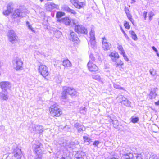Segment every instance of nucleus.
Segmentation results:
<instances>
[{"label": "nucleus", "instance_id": "f257e3e1", "mask_svg": "<svg viewBox=\"0 0 159 159\" xmlns=\"http://www.w3.org/2000/svg\"><path fill=\"white\" fill-rule=\"evenodd\" d=\"M80 143L77 140H75L74 141L68 142L66 140H63L59 143L60 145L63 146L68 151H70L74 149V148L79 144Z\"/></svg>", "mask_w": 159, "mask_h": 159}, {"label": "nucleus", "instance_id": "f03ea898", "mask_svg": "<svg viewBox=\"0 0 159 159\" xmlns=\"http://www.w3.org/2000/svg\"><path fill=\"white\" fill-rule=\"evenodd\" d=\"M49 110L50 114L53 117H59L62 114L61 110L57 107V103H51Z\"/></svg>", "mask_w": 159, "mask_h": 159}, {"label": "nucleus", "instance_id": "7ed1b4c3", "mask_svg": "<svg viewBox=\"0 0 159 159\" xmlns=\"http://www.w3.org/2000/svg\"><path fill=\"white\" fill-rule=\"evenodd\" d=\"M12 153L16 159H20L22 156L21 149L19 148L16 143L13 144L12 148Z\"/></svg>", "mask_w": 159, "mask_h": 159}, {"label": "nucleus", "instance_id": "20e7f679", "mask_svg": "<svg viewBox=\"0 0 159 159\" xmlns=\"http://www.w3.org/2000/svg\"><path fill=\"white\" fill-rule=\"evenodd\" d=\"M130 152L131 151L129 148H123L121 151L122 154L121 159H132L133 155Z\"/></svg>", "mask_w": 159, "mask_h": 159}, {"label": "nucleus", "instance_id": "39448f33", "mask_svg": "<svg viewBox=\"0 0 159 159\" xmlns=\"http://www.w3.org/2000/svg\"><path fill=\"white\" fill-rule=\"evenodd\" d=\"M7 36L9 41L12 43H14L17 42L18 37L13 30H9Z\"/></svg>", "mask_w": 159, "mask_h": 159}, {"label": "nucleus", "instance_id": "423d86ee", "mask_svg": "<svg viewBox=\"0 0 159 159\" xmlns=\"http://www.w3.org/2000/svg\"><path fill=\"white\" fill-rule=\"evenodd\" d=\"M12 62L16 70L22 69L23 62L20 58L16 57L13 60Z\"/></svg>", "mask_w": 159, "mask_h": 159}, {"label": "nucleus", "instance_id": "0eeeda50", "mask_svg": "<svg viewBox=\"0 0 159 159\" xmlns=\"http://www.w3.org/2000/svg\"><path fill=\"white\" fill-rule=\"evenodd\" d=\"M39 73L43 77L45 78L46 76L49 74L48 68L43 65H41L39 66Z\"/></svg>", "mask_w": 159, "mask_h": 159}, {"label": "nucleus", "instance_id": "6e6552de", "mask_svg": "<svg viewBox=\"0 0 159 159\" xmlns=\"http://www.w3.org/2000/svg\"><path fill=\"white\" fill-rule=\"evenodd\" d=\"M25 13L22 10L17 9L14 11L11 16V17L13 19H16L17 18H21L25 17Z\"/></svg>", "mask_w": 159, "mask_h": 159}, {"label": "nucleus", "instance_id": "1a4fd4ad", "mask_svg": "<svg viewBox=\"0 0 159 159\" xmlns=\"http://www.w3.org/2000/svg\"><path fill=\"white\" fill-rule=\"evenodd\" d=\"M75 31L77 33L87 34L88 31L87 29L81 25H77L75 26Z\"/></svg>", "mask_w": 159, "mask_h": 159}, {"label": "nucleus", "instance_id": "9d476101", "mask_svg": "<svg viewBox=\"0 0 159 159\" xmlns=\"http://www.w3.org/2000/svg\"><path fill=\"white\" fill-rule=\"evenodd\" d=\"M118 98L119 102L121 103L122 104L127 107H131V102L124 96L120 95L119 96Z\"/></svg>", "mask_w": 159, "mask_h": 159}, {"label": "nucleus", "instance_id": "9b49d317", "mask_svg": "<svg viewBox=\"0 0 159 159\" xmlns=\"http://www.w3.org/2000/svg\"><path fill=\"white\" fill-rule=\"evenodd\" d=\"M43 145L39 147L37 149L33 150L35 152V155L34 157L35 159H42L43 155Z\"/></svg>", "mask_w": 159, "mask_h": 159}, {"label": "nucleus", "instance_id": "f8f14e48", "mask_svg": "<svg viewBox=\"0 0 159 159\" xmlns=\"http://www.w3.org/2000/svg\"><path fill=\"white\" fill-rule=\"evenodd\" d=\"M0 86L3 92H7V89L11 88V85L8 82L2 81L0 83Z\"/></svg>", "mask_w": 159, "mask_h": 159}, {"label": "nucleus", "instance_id": "ddd939ff", "mask_svg": "<svg viewBox=\"0 0 159 159\" xmlns=\"http://www.w3.org/2000/svg\"><path fill=\"white\" fill-rule=\"evenodd\" d=\"M61 8L62 11L74 15H75L77 14L76 12L74 10L71 9L67 5L64 4L62 5Z\"/></svg>", "mask_w": 159, "mask_h": 159}, {"label": "nucleus", "instance_id": "4468645a", "mask_svg": "<svg viewBox=\"0 0 159 159\" xmlns=\"http://www.w3.org/2000/svg\"><path fill=\"white\" fill-rule=\"evenodd\" d=\"M87 66L89 70L91 72H95L98 70V68L92 61L89 60L87 64Z\"/></svg>", "mask_w": 159, "mask_h": 159}, {"label": "nucleus", "instance_id": "2eb2a0df", "mask_svg": "<svg viewBox=\"0 0 159 159\" xmlns=\"http://www.w3.org/2000/svg\"><path fill=\"white\" fill-rule=\"evenodd\" d=\"M45 7L46 10L51 11L52 9L57 8L58 6L53 3H47L45 5Z\"/></svg>", "mask_w": 159, "mask_h": 159}, {"label": "nucleus", "instance_id": "dca6fc26", "mask_svg": "<svg viewBox=\"0 0 159 159\" xmlns=\"http://www.w3.org/2000/svg\"><path fill=\"white\" fill-rule=\"evenodd\" d=\"M70 40L73 42H75L76 43L80 42V40L75 33L73 31L70 32Z\"/></svg>", "mask_w": 159, "mask_h": 159}, {"label": "nucleus", "instance_id": "f3484780", "mask_svg": "<svg viewBox=\"0 0 159 159\" xmlns=\"http://www.w3.org/2000/svg\"><path fill=\"white\" fill-rule=\"evenodd\" d=\"M66 89L68 94L71 96L72 97L74 96H77V92L73 88L67 87L66 86Z\"/></svg>", "mask_w": 159, "mask_h": 159}, {"label": "nucleus", "instance_id": "a211bd4d", "mask_svg": "<svg viewBox=\"0 0 159 159\" xmlns=\"http://www.w3.org/2000/svg\"><path fill=\"white\" fill-rule=\"evenodd\" d=\"M109 56L113 62H116L117 60L120 57V56L117 52L115 51H113L111 52L109 55Z\"/></svg>", "mask_w": 159, "mask_h": 159}, {"label": "nucleus", "instance_id": "6ab92c4d", "mask_svg": "<svg viewBox=\"0 0 159 159\" xmlns=\"http://www.w3.org/2000/svg\"><path fill=\"white\" fill-rule=\"evenodd\" d=\"M73 5L76 8L78 9L83 8L85 5L84 3L78 1H75Z\"/></svg>", "mask_w": 159, "mask_h": 159}, {"label": "nucleus", "instance_id": "aec40b11", "mask_svg": "<svg viewBox=\"0 0 159 159\" xmlns=\"http://www.w3.org/2000/svg\"><path fill=\"white\" fill-rule=\"evenodd\" d=\"M7 92H3L0 93V99L2 100H6L8 99Z\"/></svg>", "mask_w": 159, "mask_h": 159}, {"label": "nucleus", "instance_id": "412c9836", "mask_svg": "<svg viewBox=\"0 0 159 159\" xmlns=\"http://www.w3.org/2000/svg\"><path fill=\"white\" fill-rule=\"evenodd\" d=\"M66 86L63 88V90L61 93V98L63 99H66L67 98V95L68 94Z\"/></svg>", "mask_w": 159, "mask_h": 159}, {"label": "nucleus", "instance_id": "4be33fe9", "mask_svg": "<svg viewBox=\"0 0 159 159\" xmlns=\"http://www.w3.org/2000/svg\"><path fill=\"white\" fill-rule=\"evenodd\" d=\"M84 156H86L85 152L81 151H77L75 157L76 159H80L81 157H84Z\"/></svg>", "mask_w": 159, "mask_h": 159}, {"label": "nucleus", "instance_id": "5701e85b", "mask_svg": "<svg viewBox=\"0 0 159 159\" xmlns=\"http://www.w3.org/2000/svg\"><path fill=\"white\" fill-rule=\"evenodd\" d=\"M111 47V44L108 42H104L102 45V48L105 51H107L110 49Z\"/></svg>", "mask_w": 159, "mask_h": 159}, {"label": "nucleus", "instance_id": "b1692460", "mask_svg": "<svg viewBox=\"0 0 159 159\" xmlns=\"http://www.w3.org/2000/svg\"><path fill=\"white\" fill-rule=\"evenodd\" d=\"M44 129L43 126L37 125L36 130L37 133L39 134L40 135L42 134L44 131Z\"/></svg>", "mask_w": 159, "mask_h": 159}, {"label": "nucleus", "instance_id": "393cba45", "mask_svg": "<svg viewBox=\"0 0 159 159\" xmlns=\"http://www.w3.org/2000/svg\"><path fill=\"white\" fill-rule=\"evenodd\" d=\"M110 122L112 123L113 124V126L116 129L117 128L119 125L118 120H114L111 119V117H110Z\"/></svg>", "mask_w": 159, "mask_h": 159}, {"label": "nucleus", "instance_id": "a878e982", "mask_svg": "<svg viewBox=\"0 0 159 159\" xmlns=\"http://www.w3.org/2000/svg\"><path fill=\"white\" fill-rule=\"evenodd\" d=\"M63 22L66 25H71V21L68 17H66L62 19Z\"/></svg>", "mask_w": 159, "mask_h": 159}, {"label": "nucleus", "instance_id": "bb28decb", "mask_svg": "<svg viewBox=\"0 0 159 159\" xmlns=\"http://www.w3.org/2000/svg\"><path fill=\"white\" fill-rule=\"evenodd\" d=\"M62 65L65 67H66L70 66H71V63L68 59H66L64 60L63 61Z\"/></svg>", "mask_w": 159, "mask_h": 159}, {"label": "nucleus", "instance_id": "cd10ccee", "mask_svg": "<svg viewBox=\"0 0 159 159\" xmlns=\"http://www.w3.org/2000/svg\"><path fill=\"white\" fill-rule=\"evenodd\" d=\"M54 35L56 38H60L62 35V33L57 29L54 30Z\"/></svg>", "mask_w": 159, "mask_h": 159}, {"label": "nucleus", "instance_id": "c85d7f7f", "mask_svg": "<svg viewBox=\"0 0 159 159\" xmlns=\"http://www.w3.org/2000/svg\"><path fill=\"white\" fill-rule=\"evenodd\" d=\"M129 33L131 34V37L135 41H136L138 39L137 36L135 32L133 31H129Z\"/></svg>", "mask_w": 159, "mask_h": 159}, {"label": "nucleus", "instance_id": "c756f323", "mask_svg": "<svg viewBox=\"0 0 159 159\" xmlns=\"http://www.w3.org/2000/svg\"><path fill=\"white\" fill-rule=\"evenodd\" d=\"M42 143L38 141L36 142L33 145V150L34 149L36 150L38 148H39L40 146H42Z\"/></svg>", "mask_w": 159, "mask_h": 159}, {"label": "nucleus", "instance_id": "7c9ffc66", "mask_svg": "<svg viewBox=\"0 0 159 159\" xmlns=\"http://www.w3.org/2000/svg\"><path fill=\"white\" fill-rule=\"evenodd\" d=\"M65 13L62 11H58L57 12L56 17L57 18H60L65 15Z\"/></svg>", "mask_w": 159, "mask_h": 159}, {"label": "nucleus", "instance_id": "2f4dec72", "mask_svg": "<svg viewBox=\"0 0 159 159\" xmlns=\"http://www.w3.org/2000/svg\"><path fill=\"white\" fill-rule=\"evenodd\" d=\"M13 3L11 2L9 3L7 6V9L11 12L13 11Z\"/></svg>", "mask_w": 159, "mask_h": 159}, {"label": "nucleus", "instance_id": "473e14b6", "mask_svg": "<svg viewBox=\"0 0 159 159\" xmlns=\"http://www.w3.org/2000/svg\"><path fill=\"white\" fill-rule=\"evenodd\" d=\"M131 119V121L134 123H137L139 121V118L138 117L132 116Z\"/></svg>", "mask_w": 159, "mask_h": 159}, {"label": "nucleus", "instance_id": "72a5a7b5", "mask_svg": "<svg viewBox=\"0 0 159 159\" xmlns=\"http://www.w3.org/2000/svg\"><path fill=\"white\" fill-rule=\"evenodd\" d=\"M157 95V93H154L150 91V93L149 95V98L150 99H152L155 98Z\"/></svg>", "mask_w": 159, "mask_h": 159}, {"label": "nucleus", "instance_id": "f704fd0d", "mask_svg": "<svg viewBox=\"0 0 159 159\" xmlns=\"http://www.w3.org/2000/svg\"><path fill=\"white\" fill-rule=\"evenodd\" d=\"M114 87L116 89L122 90H125V89L124 88L120 86V85H118L116 84H113Z\"/></svg>", "mask_w": 159, "mask_h": 159}, {"label": "nucleus", "instance_id": "c9c22d12", "mask_svg": "<svg viewBox=\"0 0 159 159\" xmlns=\"http://www.w3.org/2000/svg\"><path fill=\"white\" fill-rule=\"evenodd\" d=\"M116 63H115V65H116V67H118L119 66H122L123 65L124 63L120 60H116Z\"/></svg>", "mask_w": 159, "mask_h": 159}, {"label": "nucleus", "instance_id": "e433bc0d", "mask_svg": "<svg viewBox=\"0 0 159 159\" xmlns=\"http://www.w3.org/2000/svg\"><path fill=\"white\" fill-rule=\"evenodd\" d=\"M83 139L84 143H86L87 142L92 141V139L86 136H84L83 137Z\"/></svg>", "mask_w": 159, "mask_h": 159}, {"label": "nucleus", "instance_id": "4c0bfd02", "mask_svg": "<svg viewBox=\"0 0 159 159\" xmlns=\"http://www.w3.org/2000/svg\"><path fill=\"white\" fill-rule=\"evenodd\" d=\"M92 78L95 79L98 81H100L101 80V78L99 75H92Z\"/></svg>", "mask_w": 159, "mask_h": 159}, {"label": "nucleus", "instance_id": "58836bf2", "mask_svg": "<svg viewBox=\"0 0 159 159\" xmlns=\"http://www.w3.org/2000/svg\"><path fill=\"white\" fill-rule=\"evenodd\" d=\"M90 39H95L94 35V33L93 30H91L90 33Z\"/></svg>", "mask_w": 159, "mask_h": 159}, {"label": "nucleus", "instance_id": "ea45409f", "mask_svg": "<svg viewBox=\"0 0 159 159\" xmlns=\"http://www.w3.org/2000/svg\"><path fill=\"white\" fill-rule=\"evenodd\" d=\"M26 25L28 27V28L31 31L33 32H34V29L32 28V26L30 25L29 21H26Z\"/></svg>", "mask_w": 159, "mask_h": 159}, {"label": "nucleus", "instance_id": "a19ab883", "mask_svg": "<svg viewBox=\"0 0 159 159\" xmlns=\"http://www.w3.org/2000/svg\"><path fill=\"white\" fill-rule=\"evenodd\" d=\"M149 72L151 75L153 76H155L157 74L156 71L153 68L150 69L149 70Z\"/></svg>", "mask_w": 159, "mask_h": 159}, {"label": "nucleus", "instance_id": "79ce46f5", "mask_svg": "<svg viewBox=\"0 0 159 159\" xmlns=\"http://www.w3.org/2000/svg\"><path fill=\"white\" fill-rule=\"evenodd\" d=\"M79 23L78 21L77 20L75 19H73L71 21V26H73L72 24L73 25H76V24H78Z\"/></svg>", "mask_w": 159, "mask_h": 159}, {"label": "nucleus", "instance_id": "37998d69", "mask_svg": "<svg viewBox=\"0 0 159 159\" xmlns=\"http://www.w3.org/2000/svg\"><path fill=\"white\" fill-rule=\"evenodd\" d=\"M154 15V13L151 11L148 13V16L149 17V19L150 21H151L152 20V17Z\"/></svg>", "mask_w": 159, "mask_h": 159}, {"label": "nucleus", "instance_id": "c03bdc74", "mask_svg": "<svg viewBox=\"0 0 159 159\" xmlns=\"http://www.w3.org/2000/svg\"><path fill=\"white\" fill-rule=\"evenodd\" d=\"M74 127L76 128L77 129H78L80 127L82 126V125L77 122L75 123L74 125Z\"/></svg>", "mask_w": 159, "mask_h": 159}, {"label": "nucleus", "instance_id": "a18cd8bd", "mask_svg": "<svg viewBox=\"0 0 159 159\" xmlns=\"http://www.w3.org/2000/svg\"><path fill=\"white\" fill-rule=\"evenodd\" d=\"M89 57L92 61H93V62L95 61V58L96 57L95 56V57L94 56L93 54H90L89 55Z\"/></svg>", "mask_w": 159, "mask_h": 159}, {"label": "nucleus", "instance_id": "49530a36", "mask_svg": "<svg viewBox=\"0 0 159 159\" xmlns=\"http://www.w3.org/2000/svg\"><path fill=\"white\" fill-rule=\"evenodd\" d=\"M121 30L122 32V33H123L124 35L125 36V37L126 38V39L128 40H129L130 39L129 37L128 36V35H127V34H126V33L125 32V31L123 29H122V27H121Z\"/></svg>", "mask_w": 159, "mask_h": 159}, {"label": "nucleus", "instance_id": "de8ad7c7", "mask_svg": "<svg viewBox=\"0 0 159 159\" xmlns=\"http://www.w3.org/2000/svg\"><path fill=\"white\" fill-rule=\"evenodd\" d=\"M124 26L125 28L127 29H129L130 28V25L128 22L125 21L124 24Z\"/></svg>", "mask_w": 159, "mask_h": 159}, {"label": "nucleus", "instance_id": "09e8293b", "mask_svg": "<svg viewBox=\"0 0 159 159\" xmlns=\"http://www.w3.org/2000/svg\"><path fill=\"white\" fill-rule=\"evenodd\" d=\"M99 143L100 142L99 141L95 140L94 142L93 143V145H94L95 147H98V146Z\"/></svg>", "mask_w": 159, "mask_h": 159}, {"label": "nucleus", "instance_id": "8fccbe9b", "mask_svg": "<svg viewBox=\"0 0 159 159\" xmlns=\"http://www.w3.org/2000/svg\"><path fill=\"white\" fill-rule=\"evenodd\" d=\"M95 39L93 40L90 39L91 44L93 46H94L96 43V42L95 40Z\"/></svg>", "mask_w": 159, "mask_h": 159}, {"label": "nucleus", "instance_id": "3c124183", "mask_svg": "<svg viewBox=\"0 0 159 159\" xmlns=\"http://www.w3.org/2000/svg\"><path fill=\"white\" fill-rule=\"evenodd\" d=\"M157 90L158 89L157 88H151L150 91L154 93H156V92Z\"/></svg>", "mask_w": 159, "mask_h": 159}, {"label": "nucleus", "instance_id": "603ef678", "mask_svg": "<svg viewBox=\"0 0 159 159\" xmlns=\"http://www.w3.org/2000/svg\"><path fill=\"white\" fill-rule=\"evenodd\" d=\"M37 125H32L31 127L33 130V131H36L37 130Z\"/></svg>", "mask_w": 159, "mask_h": 159}, {"label": "nucleus", "instance_id": "864d4df0", "mask_svg": "<svg viewBox=\"0 0 159 159\" xmlns=\"http://www.w3.org/2000/svg\"><path fill=\"white\" fill-rule=\"evenodd\" d=\"M11 12L9 10H8L7 9L5 10L3 12V14L4 15H8L10 13H11Z\"/></svg>", "mask_w": 159, "mask_h": 159}, {"label": "nucleus", "instance_id": "5fc2aeb1", "mask_svg": "<svg viewBox=\"0 0 159 159\" xmlns=\"http://www.w3.org/2000/svg\"><path fill=\"white\" fill-rule=\"evenodd\" d=\"M149 159H159L158 158L157 156L156 155H152Z\"/></svg>", "mask_w": 159, "mask_h": 159}, {"label": "nucleus", "instance_id": "6e6d98bb", "mask_svg": "<svg viewBox=\"0 0 159 159\" xmlns=\"http://www.w3.org/2000/svg\"><path fill=\"white\" fill-rule=\"evenodd\" d=\"M80 128L77 129L78 132H80L82 131L83 130V128H84V126L82 125V126L80 127Z\"/></svg>", "mask_w": 159, "mask_h": 159}, {"label": "nucleus", "instance_id": "4d7b16f0", "mask_svg": "<svg viewBox=\"0 0 159 159\" xmlns=\"http://www.w3.org/2000/svg\"><path fill=\"white\" fill-rule=\"evenodd\" d=\"M123 56L124 57V59L127 61H129V59L127 57V56L125 55V54L123 55Z\"/></svg>", "mask_w": 159, "mask_h": 159}, {"label": "nucleus", "instance_id": "13d9d810", "mask_svg": "<svg viewBox=\"0 0 159 159\" xmlns=\"http://www.w3.org/2000/svg\"><path fill=\"white\" fill-rule=\"evenodd\" d=\"M147 12L146 11H144L143 13V16L144 18V20H146V18H147Z\"/></svg>", "mask_w": 159, "mask_h": 159}, {"label": "nucleus", "instance_id": "bf43d9fd", "mask_svg": "<svg viewBox=\"0 0 159 159\" xmlns=\"http://www.w3.org/2000/svg\"><path fill=\"white\" fill-rule=\"evenodd\" d=\"M106 40V38L105 37H104L102 38V45H103L104 42H107L106 41H105Z\"/></svg>", "mask_w": 159, "mask_h": 159}, {"label": "nucleus", "instance_id": "052dcab7", "mask_svg": "<svg viewBox=\"0 0 159 159\" xmlns=\"http://www.w3.org/2000/svg\"><path fill=\"white\" fill-rule=\"evenodd\" d=\"M117 48L119 51L120 50H122V49H123L122 45L120 44H118V46L117 47Z\"/></svg>", "mask_w": 159, "mask_h": 159}, {"label": "nucleus", "instance_id": "680f3d73", "mask_svg": "<svg viewBox=\"0 0 159 159\" xmlns=\"http://www.w3.org/2000/svg\"><path fill=\"white\" fill-rule=\"evenodd\" d=\"M152 50L155 52H158V50L157 49L155 48V46H152Z\"/></svg>", "mask_w": 159, "mask_h": 159}, {"label": "nucleus", "instance_id": "e2e57ef3", "mask_svg": "<svg viewBox=\"0 0 159 159\" xmlns=\"http://www.w3.org/2000/svg\"><path fill=\"white\" fill-rule=\"evenodd\" d=\"M95 57H96V58H97L99 61H100L101 60V58L99 56L98 54H97L95 55Z\"/></svg>", "mask_w": 159, "mask_h": 159}, {"label": "nucleus", "instance_id": "0e129e2a", "mask_svg": "<svg viewBox=\"0 0 159 159\" xmlns=\"http://www.w3.org/2000/svg\"><path fill=\"white\" fill-rule=\"evenodd\" d=\"M127 18L129 19V20H131V19L132 18V15L130 14H129L127 15Z\"/></svg>", "mask_w": 159, "mask_h": 159}, {"label": "nucleus", "instance_id": "69168bd1", "mask_svg": "<svg viewBox=\"0 0 159 159\" xmlns=\"http://www.w3.org/2000/svg\"><path fill=\"white\" fill-rule=\"evenodd\" d=\"M120 54H122V55H123L125 54V51L123 49H122V50H120Z\"/></svg>", "mask_w": 159, "mask_h": 159}, {"label": "nucleus", "instance_id": "338daca9", "mask_svg": "<svg viewBox=\"0 0 159 159\" xmlns=\"http://www.w3.org/2000/svg\"><path fill=\"white\" fill-rule=\"evenodd\" d=\"M136 159H142L141 155L140 154L138 155L136 157Z\"/></svg>", "mask_w": 159, "mask_h": 159}, {"label": "nucleus", "instance_id": "774afa93", "mask_svg": "<svg viewBox=\"0 0 159 159\" xmlns=\"http://www.w3.org/2000/svg\"><path fill=\"white\" fill-rule=\"evenodd\" d=\"M60 159H68L67 157H65V156H62Z\"/></svg>", "mask_w": 159, "mask_h": 159}]
</instances>
